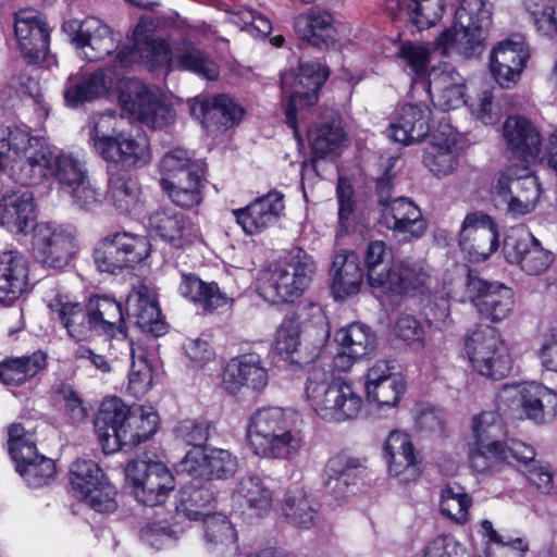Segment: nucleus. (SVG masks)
I'll return each mask as SVG.
<instances>
[{"label": "nucleus", "instance_id": "obj_1", "mask_svg": "<svg viewBox=\"0 0 557 557\" xmlns=\"http://www.w3.org/2000/svg\"><path fill=\"white\" fill-rule=\"evenodd\" d=\"M159 417L152 408L127 407L119 398L102 401L95 418V432L106 454L135 447L149 440L158 429Z\"/></svg>", "mask_w": 557, "mask_h": 557}, {"label": "nucleus", "instance_id": "obj_2", "mask_svg": "<svg viewBox=\"0 0 557 557\" xmlns=\"http://www.w3.org/2000/svg\"><path fill=\"white\" fill-rule=\"evenodd\" d=\"M305 396L311 409L325 421H349L362 409V398L354 385L334 376L333 371L320 362L307 370Z\"/></svg>", "mask_w": 557, "mask_h": 557}, {"label": "nucleus", "instance_id": "obj_3", "mask_svg": "<svg viewBox=\"0 0 557 557\" xmlns=\"http://www.w3.org/2000/svg\"><path fill=\"white\" fill-rule=\"evenodd\" d=\"M456 24L444 30L435 41V49L446 54L456 48L466 57L480 53L485 32L491 25V11L483 0H461L455 14Z\"/></svg>", "mask_w": 557, "mask_h": 557}, {"label": "nucleus", "instance_id": "obj_4", "mask_svg": "<svg viewBox=\"0 0 557 557\" xmlns=\"http://www.w3.org/2000/svg\"><path fill=\"white\" fill-rule=\"evenodd\" d=\"M314 271L312 258L298 248L286 261L263 273L259 294L272 304L294 301L307 288Z\"/></svg>", "mask_w": 557, "mask_h": 557}, {"label": "nucleus", "instance_id": "obj_5", "mask_svg": "<svg viewBox=\"0 0 557 557\" xmlns=\"http://www.w3.org/2000/svg\"><path fill=\"white\" fill-rule=\"evenodd\" d=\"M115 122L116 116L111 112L100 114L95 121L90 136L97 152L104 160L114 163L122 162L127 165L147 163L150 158L147 137L139 133L136 136L124 133L115 137L110 136L106 129L114 127Z\"/></svg>", "mask_w": 557, "mask_h": 557}, {"label": "nucleus", "instance_id": "obj_6", "mask_svg": "<svg viewBox=\"0 0 557 557\" xmlns=\"http://www.w3.org/2000/svg\"><path fill=\"white\" fill-rule=\"evenodd\" d=\"M119 101L125 111L150 128L162 129L174 122V109L165 97L138 79L129 78L122 84Z\"/></svg>", "mask_w": 557, "mask_h": 557}, {"label": "nucleus", "instance_id": "obj_7", "mask_svg": "<svg viewBox=\"0 0 557 557\" xmlns=\"http://www.w3.org/2000/svg\"><path fill=\"white\" fill-rule=\"evenodd\" d=\"M465 349L473 369L492 380L504 379L511 369L507 347L496 329L480 326L465 337Z\"/></svg>", "mask_w": 557, "mask_h": 557}, {"label": "nucleus", "instance_id": "obj_8", "mask_svg": "<svg viewBox=\"0 0 557 557\" xmlns=\"http://www.w3.org/2000/svg\"><path fill=\"white\" fill-rule=\"evenodd\" d=\"M150 244L144 236L115 233L106 236L94 249V261L101 272L116 274L133 268L150 253Z\"/></svg>", "mask_w": 557, "mask_h": 557}, {"label": "nucleus", "instance_id": "obj_9", "mask_svg": "<svg viewBox=\"0 0 557 557\" xmlns=\"http://www.w3.org/2000/svg\"><path fill=\"white\" fill-rule=\"evenodd\" d=\"M329 76V72L320 63H306L299 67L297 74L286 73L282 76V90L289 92L285 108L286 124L293 128L298 137L297 111L311 107L318 102L319 90Z\"/></svg>", "mask_w": 557, "mask_h": 557}, {"label": "nucleus", "instance_id": "obj_10", "mask_svg": "<svg viewBox=\"0 0 557 557\" xmlns=\"http://www.w3.org/2000/svg\"><path fill=\"white\" fill-rule=\"evenodd\" d=\"M73 227L41 222L33 226L30 251L35 260L52 269L69 264L76 252Z\"/></svg>", "mask_w": 557, "mask_h": 557}, {"label": "nucleus", "instance_id": "obj_11", "mask_svg": "<svg viewBox=\"0 0 557 557\" xmlns=\"http://www.w3.org/2000/svg\"><path fill=\"white\" fill-rule=\"evenodd\" d=\"M125 473L136 498L146 506L163 504L175 488L172 472L160 461L132 460Z\"/></svg>", "mask_w": 557, "mask_h": 557}, {"label": "nucleus", "instance_id": "obj_12", "mask_svg": "<svg viewBox=\"0 0 557 557\" xmlns=\"http://www.w3.org/2000/svg\"><path fill=\"white\" fill-rule=\"evenodd\" d=\"M147 22L140 18L133 30V44L121 49L113 62V70H128L136 64L146 63L151 67L173 69L175 52L170 45L159 38L146 35L144 28Z\"/></svg>", "mask_w": 557, "mask_h": 557}, {"label": "nucleus", "instance_id": "obj_13", "mask_svg": "<svg viewBox=\"0 0 557 557\" xmlns=\"http://www.w3.org/2000/svg\"><path fill=\"white\" fill-rule=\"evenodd\" d=\"M268 383L265 348L245 352L231 359L223 373V386L233 395L239 393L243 387L261 392Z\"/></svg>", "mask_w": 557, "mask_h": 557}, {"label": "nucleus", "instance_id": "obj_14", "mask_svg": "<svg viewBox=\"0 0 557 557\" xmlns=\"http://www.w3.org/2000/svg\"><path fill=\"white\" fill-rule=\"evenodd\" d=\"M556 404V393L535 382L524 385H504L497 395L499 410L506 412V408L509 410L521 408L527 418L539 423L545 419V408H554Z\"/></svg>", "mask_w": 557, "mask_h": 557}, {"label": "nucleus", "instance_id": "obj_15", "mask_svg": "<svg viewBox=\"0 0 557 557\" xmlns=\"http://www.w3.org/2000/svg\"><path fill=\"white\" fill-rule=\"evenodd\" d=\"M503 252L507 262L518 265L529 275L544 273L554 261V255L524 230H513L507 235Z\"/></svg>", "mask_w": 557, "mask_h": 557}, {"label": "nucleus", "instance_id": "obj_16", "mask_svg": "<svg viewBox=\"0 0 557 557\" xmlns=\"http://www.w3.org/2000/svg\"><path fill=\"white\" fill-rule=\"evenodd\" d=\"M467 293L481 317L491 322L507 319L515 307L513 290L504 284L490 283L478 276L468 275Z\"/></svg>", "mask_w": 557, "mask_h": 557}, {"label": "nucleus", "instance_id": "obj_17", "mask_svg": "<svg viewBox=\"0 0 557 557\" xmlns=\"http://www.w3.org/2000/svg\"><path fill=\"white\" fill-rule=\"evenodd\" d=\"M524 36L515 34L494 47L490 58L491 73L503 88L515 85L530 59Z\"/></svg>", "mask_w": 557, "mask_h": 557}, {"label": "nucleus", "instance_id": "obj_18", "mask_svg": "<svg viewBox=\"0 0 557 557\" xmlns=\"http://www.w3.org/2000/svg\"><path fill=\"white\" fill-rule=\"evenodd\" d=\"M380 294L387 296H416L429 289L430 267L411 257L394 259L389 264L388 277Z\"/></svg>", "mask_w": 557, "mask_h": 557}, {"label": "nucleus", "instance_id": "obj_19", "mask_svg": "<svg viewBox=\"0 0 557 557\" xmlns=\"http://www.w3.org/2000/svg\"><path fill=\"white\" fill-rule=\"evenodd\" d=\"M459 245L471 261L486 260L498 247L496 223L483 212L467 214L462 223Z\"/></svg>", "mask_w": 557, "mask_h": 557}, {"label": "nucleus", "instance_id": "obj_20", "mask_svg": "<svg viewBox=\"0 0 557 557\" xmlns=\"http://www.w3.org/2000/svg\"><path fill=\"white\" fill-rule=\"evenodd\" d=\"M15 36L23 57L28 63L42 61L50 44V28L42 16L32 9L15 14Z\"/></svg>", "mask_w": 557, "mask_h": 557}, {"label": "nucleus", "instance_id": "obj_21", "mask_svg": "<svg viewBox=\"0 0 557 557\" xmlns=\"http://www.w3.org/2000/svg\"><path fill=\"white\" fill-rule=\"evenodd\" d=\"M389 474L400 483H410L421 474V459L409 434L394 430L383 446Z\"/></svg>", "mask_w": 557, "mask_h": 557}, {"label": "nucleus", "instance_id": "obj_22", "mask_svg": "<svg viewBox=\"0 0 557 557\" xmlns=\"http://www.w3.org/2000/svg\"><path fill=\"white\" fill-rule=\"evenodd\" d=\"M382 224L404 240L422 237L428 224L420 208L407 197H396L380 209Z\"/></svg>", "mask_w": 557, "mask_h": 557}, {"label": "nucleus", "instance_id": "obj_23", "mask_svg": "<svg viewBox=\"0 0 557 557\" xmlns=\"http://www.w3.org/2000/svg\"><path fill=\"white\" fill-rule=\"evenodd\" d=\"M364 473L360 459L338 454L332 457L325 467L324 487L338 505L355 494L357 485Z\"/></svg>", "mask_w": 557, "mask_h": 557}, {"label": "nucleus", "instance_id": "obj_24", "mask_svg": "<svg viewBox=\"0 0 557 557\" xmlns=\"http://www.w3.org/2000/svg\"><path fill=\"white\" fill-rule=\"evenodd\" d=\"M126 312L143 333L153 337L165 334L166 324L161 318L156 294L148 286L139 284L132 289L126 299Z\"/></svg>", "mask_w": 557, "mask_h": 557}, {"label": "nucleus", "instance_id": "obj_25", "mask_svg": "<svg viewBox=\"0 0 557 557\" xmlns=\"http://www.w3.org/2000/svg\"><path fill=\"white\" fill-rule=\"evenodd\" d=\"M508 151L524 163L539 157L543 138L537 127L521 115L508 116L503 125Z\"/></svg>", "mask_w": 557, "mask_h": 557}, {"label": "nucleus", "instance_id": "obj_26", "mask_svg": "<svg viewBox=\"0 0 557 557\" xmlns=\"http://www.w3.org/2000/svg\"><path fill=\"white\" fill-rule=\"evenodd\" d=\"M72 42L90 62L101 61L116 49L111 28L95 16L86 17L79 23Z\"/></svg>", "mask_w": 557, "mask_h": 557}, {"label": "nucleus", "instance_id": "obj_27", "mask_svg": "<svg viewBox=\"0 0 557 557\" xmlns=\"http://www.w3.org/2000/svg\"><path fill=\"white\" fill-rule=\"evenodd\" d=\"M283 210V195L278 191H270L246 208L233 210V214L244 232L252 235L275 224Z\"/></svg>", "mask_w": 557, "mask_h": 557}, {"label": "nucleus", "instance_id": "obj_28", "mask_svg": "<svg viewBox=\"0 0 557 557\" xmlns=\"http://www.w3.org/2000/svg\"><path fill=\"white\" fill-rule=\"evenodd\" d=\"M111 70L99 69L94 72L78 73L67 78L63 95L66 103L76 108L106 97L113 86Z\"/></svg>", "mask_w": 557, "mask_h": 557}, {"label": "nucleus", "instance_id": "obj_29", "mask_svg": "<svg viewBox=\"0 0 557 557\" xmlns=\"http://www.w3.org/2000/svg\"><path fill=\"white\" fill-rule=\"evenodd\" d=\"M431 109L423 102L406 103L396 122L391 124L389 137L401 145L422 141L430 133Z\"/></svg>", "mask_w": 557, "mask_h": 557}, {"label": "nucleus", "instance_id": "obj_30", "mask_svg": "<svg viewBox=\"0 0 557 557\" xmlns=\"http://www.w3.org/2000/svg\"><path fill=\"white\" fill-rule=\"evenodd\" d=\"M191 114L201 119L207 126L227 129L237 125L244 115V109L226 95L198 98L191 104Z\"/></svg>", "mask_w": 557, "mask_h": 557}, {"label": "nucleus", "instance_id": "obj_31", "mask_svg": "<svg viewBox=\"0 0 557 557\" xmlns=\"http://www.w3.org/2000/svg\"><path fill=\"white\" fill-rule=\"evenodd\" d=\"M53 318L66 330L70 337L83 341L91 336L94 326L88 305L72 301L65 295H55L48 301Z\"/></svg>", "mask_w": 557, "mask_h": 557}, {"label": "nucleus", "instance_id": "obj_32", "mask_svg": "<svg viewBox=\"0 0 557 557\" xmlns=\"http://www.w3.org/2000/svg\"><path fill=\"white\" fill-rule=\"evenodd\" d=\"M334 339L341 348L336 359L346 360V364H342V368L350 367L357 359L370 355L377 345L376 336L371 327L359 322L337 330Z\"/></svg>", "mask_w": 557, "mask_h": 557}, {"label": "nucleus", "instance_id": "obj_33", "mask_svg": "<svg viewBox=\"0 0 557 557\" xmlns=\"http://www.w3.org/2000/svg\"><path fill=\"white\" fill-rule=\"evenodd\" d=\"M177 290L182 297L198 306L202 312L212 313L228 306L233 298L222 292L216 283L205 282L194 273H183Z\"/></svg>", "mask_w": 557, "mask_h": 557}, {"label": "nucleus", "instance_id": "obj_34", "mask_svg": "<svg viewBox=\"0 0 557 557\" xmlns=\"http://www.w3.org/2000/svg\"><path fill=\"white\" fill-rule=\"evenodd\" d=\"M332 293L336 299H345L359 293L363 282V272L352 251L335 255L331 268Z\"/></svg>", "mask_w": 557, "mask_h": 557}, {"label": "nucleus", "instance_id": "obj_35", "mask_svg": "<svg viewBox=\"0 0 557 557\" xmlns=\"http://www.w3.org/2000/svg\"><path fill=\"white\" fill-rule=\"evenodd\" d=\"M233 500L249 515L261 517L271 509L272 493L260 476L247 474L237 482Z\"/></svg>", "mask_w": 557, "mask_h": 557}, {"label": "nucleus", "instance_id": "obj_36", "mask_svg": "<svg viewBox=\"0 0 557 557\" xmlns=\"http://www.w3.org/2000/svg\"><path fill=\"white\" fill-rule=\"evenodd\" d=\"M308 140L315 157L337 154L346 141L341 117L331 114L315 122L308 131Z\"/></svg>", "mask_w": 557, "mask_h": 557}, {"label": "nucleus", "instance_id": "obj_37", "mask_svg": "<svg viewBox=\"0 0 557 557\" xmlns=\"http://www.w3.org/2000/svg\"><path fill=\"white\" fill-rule=\"evenodd\" d=\"M33 195L28 191L3 196L0 201V224L12 233H25L35 221Z\"/></svg>", "mask_w": 557, "mask_h": 557}, {"label": "nucleus", "instance_id": "obj_38", "mask_svg": "<svg viewBox=\"0 0 557 557\" xmlns=\"http://www.w3.org/2000/svg\"><path fill=\"white\" fill-rule=\"evenodd\" d=\"M333 22L334 17L330 12L319 7H313L295 17L294 28L301 39L314 47L321 48L334 36Z\"/></svg>", "mask_w": 557, "mask_h": 557}, {"label": "nucleus", "instance_id": "obj_39", "mask_svg": "<svg viewBox=\"0 0 557 557\" xmlns=\"http://www.w3.org/2000/svg\"><path fill=\"white\" fill-rule=\"evenodd\" d=\"M388 10L406 16L419 29L438 22L443 15V0H385Z\"/></svg>", "mask_w": 557, "mask_h": 557}, {"label": "nucleus", "instance_id": "obj_40", "mask_svg": "<svg viewBox=\"0 0 557 557\" xmlns=\"http://www.w3.org/2000/svg\"><path fill=\"white\" fill-rule=\"evenodd\" d=\"M292 426L285 410L278 407L258 409L249 420L248 441L250 448Z\"/></svg>", "mask_w": 557, "mask_h": 557}, {"label": "nucleus", "instance_id": "obj_41", "mask_svg": "<svg viewBox=\"0 0 557 557\" xmlns=\"http://www.w3.org/2000/svg\"><path fill=\"white\" fill-rule=\"evenodd\" d=\"M215 500L210 484H199L193 481L181 488L178 493L177 513L189 520H205L211 517L208 508Z\"/></svg>", "mask_w": 557, "mask_h": 557}, {"label": "nucleus", "instance_id": "obj_42", "mask_svg": "<svg viewBox=\"0 0 557 557\" xmlns=\"http://www.w3.org/2000/svg\"><path fill=\"white\" fill-rule=\"evenodd\" d=\"M203 521L208 549L221 557L236 555L237 533L231 521L222 515H212Z\"/></svg>", "mask_w": 557, "mask_h": 557}, {"label": "nucleus", "instance_id": "obj_43", "mask_svg": "<svg viewBox=\"0 0 557 557\" xmlns=\"http://www.w3.org/2000/svg\"><path fill=\"white\" fill-rule=\"evenodd\" d=\"M51 165V148H37L27 154L18 156L10 168L11 176L21 185H33L40 183L49 174Z\"/></svg>", "mask_w": 557, "mask_h": 557}, {"label": "nucleus", "instance_id": "obj_44", "mask_svg": "<svg viewBox=\"0 0 557 557\" xmlns=\"http://www.w3.org/2000/svg\"><path fill=\"white\" fill-rule=\"evenodd\" d=\"M148 225L151 233L175 247L182 246L188 231V221L185 215L168 207L153 211L149 216Z\"/></svg>", "mask_w": 557, "mask_h": 557}, {"label": "nucleus", "instance_id": "obj_45", "mask_svg": "<svg viewBox=\"0 0 557 557\" xmlns=\"http://www.w3.org/2000/svg\"><path fill=\"white\" fill-rule=\"evenodd\" d=\"M304 445V435L301 431L292 426L283 432L271 436L257 446L252 447L256 456L269 459L293 460L295 459Z\"/></svg>", "mask_w": 557, "mask_h": 557}, {"label": "nucleus", "instance_id": "obj_46", "mask_svg": "<svg viewBox=\"0 0 557 557\" xmlns=\"http://www.w3.org/2000/svg\"><path fill=\"white\" fill-rule=\"evenodd\" d=\"M88 309L95 331L112 335L115 331L125 334L124 314L120 302L108 296H94L89 299Z\"/></svg>", "mask_w": 557, "mask_h": 557}, {"label": "nucleus", "instance_id": "obj_47", "mask_svg": "<svg viewBox=\"0 0 557 557\" xmlns=\"http://www.w3.org/2000/svg\"><path fill=\"white\" fill-rule=\"evenodd\" d=\"M108 194L115 210L132 214L140 208V187L126 172H114L109 177Z\"/></svg>", "mask_w": 557, "mask_h": 557}, {"label": "nucleus", "instance_id": "obj_48", "mask_svg": "<svg viewBox=\"0 0 557 557\" xmlns=\"http://www.w3.org/2000/svg\"><path fill=\"white\" fill-rule=\"evenodd\" d=\"M28 282V263L16 250L0 251V290L20 295Z\"/></svg>", "mask_w": 557, "mask_h": 557}, {"label": "nucleus", "instance_id": "obj_49", "mask_svg": "<svg viewBox=\"0 0 557 557\" xmlns=\"http://www.w3.org/2000/svg\"><path fill=\"white\" fill-rule=\"evenodd\" d=\"M46 367V355L36 351L30 356L12 358L0 364V381L5 385H22Z\"/></svg>", "mask_w": 557, "mask_h": 557}, {"label": "nucleus", "instance_id": "obj_50", "mask_svg": "<svg viewBox=\"0 0 557 557\" xmlns=\"http://www.w3.org/2000/svg\"><path fill=\"white\" fill-rule=\"evenodd\" d=\"M175 62L181 70L193 72L208 81H215L220 75L219 65L209 53L190 42L175 49Z\"/></svg>", "mask_w": 557, "mask_h": 557}, {"label": "nucleus", "instance_id": "obj_51", "mask_svg": "<svg viewBox=\"0 0 557 557\" xmlns=\"http://www.w3.org/2000/svg\"><path fill=\"white\" fill-rule=\"evenodd\" d=\"M49 174L61 184L66 191L88 177L84 163L72 153L51 150Z\"/></svg>", "mask_w": 557, "mask_h": 557}, {"label": "nucleus", "instance_id": "obj_52", "mask_svg": "<svg viewBox=\"0 0 557 557\" xmlns=\"http://www.w3.org/2000/svg\"><path fill=\"white\" fill-rule=\"evenodd\" d=\"M318 508V502L302 491L288 493L283 503L284 517L300 529H309L315 524Z\"/></svg>", "mask_w": 557, "mask_h": 557}, {"label": "nucleus", "instance_id": "obj_53", "mask_svg": "<svg viewBox=\"0 0 557 557\" xmlns=\"http://www.w3.org/2000/svg\"><path fill=\"white\" fill-rule=\"evenodd\" d=\"M159 171L161 186L199 174L198 165L191 154L182 148L166 152L160 161Z\"/></svg>", "mask_w": 557, "mask_h": 557}, {"label": "nucleus", "instance_id": "obj_54", "mask_svg": "<svg viewBox=\"0 0 557 557\" xmlns=\"http://www.w3.org/2000/svg\"><path fill=\"white\" fill-rule=\"evenodd\" d=\"M424 164L437 177L451 174L458 164V149L454 140L436 139L424 156Z\"/></svg>", "mask_w": 557, "mask_h": 557}, {"label": "nucleus", "instance_id": "obj_55", "mask_svg": "<svg viewBox=\"0 0 557 557\" xmlns=\"http://www.w3.org/2000/svg\"><path fill=\"white\" fill-rule=\"evenodd\" d=\"M388 248L383 240H373L364 251L366 276L369 286L380 293L389 273V264L385 262Z\"/></svg>", "mask_w": 557, "mask_h": 557}, {"label": "nucleus", "instance_id": "obj_56", "mask_svg": "<svg viewBox=\"0 0 557 557\" xmlns=\"http://www.w3.org/2000/svg\"><path fill=\"white\" fill-rule=\"evenodd\" d=\"M300 322L296 315L286 317L276 331L275 350L286 361L294 364H302L299 357L300 348Z\"/></svg>", "mask_w": 557, "mask_h": 557}, {"label": "nucleus", "instance_id": "obj_57", "mask_svg": "<svg viewBox=\"0 0 557 557\" xmlns=\"http://www.w3.org/2000/svg\"><path fill=\"white\" fill-rule=\"evenodd\" d=\"M170 199L178 207L191 209L202 201V183L200 174L176 180L162 186Z\"/></svg>", "mask_w": 557, "mask_h": 557}, {"label": "nucleus", "instance_id": "obj_58", "mask_svg": "<svg viewBox=\"0 0 557 557\" xmlns=\"http://www.w3.org/2000/svg\"><path fill=\"white\" fill-rule=\"evenodd\" d=\"M503 462H510V460L507 450L503 448V443L499 441L485 444L474 443V446L470 449V467L479 473L488 472Z\"/></svg>", "mask_w": 557, "mask_h": 557}, {"label": "nucleus", "instance_id": "obj_59", "mask_svg": "<svg viewBox=\"0 0 557 557\" xmlns=\"http://www.w3.org/2000/svg\"><path fill=\"white\" fill-rule=\"evenodd\" d=\"M44 138L32 136L20 126H0V149L12 150L17 156L48 148Z\"/></svg>", "mask_w": 557, "mask_h": 557}, {"label": "nucleus", "instance_id": "obj_60", "mask_svg": "<svg viewBox=\"0 0 557 557\" xmlns=\"http://www.w3.org/2000/svg\"><path fill=\"white\" fill-rule=\"evenodd\" d=\"M471 498L459 485H447L442 491L440 510L453 521L465 523L468 519V510Z\"/></svg>", "mask_w": 557, "mask_h": 557}, {"label": "nucleus", "instance_id": "obj_61", "mask_svg": "<svg viewBox=\"0 0 557 557\" xmlns=\"http://www.w3.org/2000/svg\"><path fill=\"white\" fill-rule=\"evenodd\" d=\"M431 49L426 44L404 41L401 42L395 58L400 65L407 66L418 76L428 72L430 64Z\"/></svg>", "mask_w": 557, "mask_h": 557}, {"label": "nucleus", "instance_id": "obj_62", "mask_svg": "<svg viewBox=\"0 0 557 557\" xmlns=\"http://www.w3.org/2000/svg\"><path fill=\"white\" fill-rule=\"evenodd\" d=\"M524 5L533 18L537 33L549 38L557 36V17L553 0H524Z\"/></svg>", "mask_w": 557, "mask_h": 557}, {"label": "nucleus", "instance_id": "obj_63", "mask_svg": "<svg viewBox=\"0 0 557 557\" xmlns=\"http://www.w3.org/2000/svg\"><path fill=\"white\" fill-rule=\"evenodd\" d=\"M106 475L92 460H76L70 469V482L81 495L98 484Z\"/></svg>", "mask_w": 557, "mask_h": 557}, {"label": "nucleus", "instance_id": "obj_64", "mask_svg": "<svg viewBox=\"0 0 557 557\" xmlns=\"http://www.w3.org/2000/svg\"><path fill=\"white\" fill-rule=\"evenodd\" d=\"M405 388L406 382L400 375L388 377L382 385H374L366 389V394L369 403L374 404L377 408H391L397 406Z\"/></svg>", "mask_w": 557, "mask_h": 557}]
</instances>
